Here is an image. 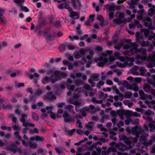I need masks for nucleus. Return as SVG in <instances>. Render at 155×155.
I'll return each mask as SVG.
<instances>
[{"mask_svg": "<svg viewBox=\"0 0 155 155\" xmlns=\"http://www.w3.org/2000/svg\"><path fill=\"white\" fill-rule=\"evenodd\" d=\"M19 131H15L14 133V135L19 140L21 141L22 144L25 147H26L29 146L30 148L32 149H36L38 147V145L36 143H32V142L28 143L25 140H22V137L19 135Z\"/></svg>", "mask_w": 155, "mask_h": 155, "instance_id": "1", "label": "nucleus"}, {"mask_svg": "<svg viewBox=\"0 0 155 155\" xmlns=\"http://www.w3.org/2000/svg\"><path fill=\"white\" fill-rule=\"evenodd\" d=\"M139 137V136H136L134 138L127 137L124 134L119 136L120 139L121 140H124V143L128 145L137 143L138 141Z\"/></svg>", "mask_w": 155, "mask_h": 155, "instance_id": "2", "label": "nucleus"}, {"mask_svg": "<svg viewBox=\"0 0 155 155\" xmlns=\"http://www.w3.org/2000/svg\"><path fill=\"white\" fill-rule=\"evenodd\" d=\"M108 58L106 57L100 56L99 58L95 59V61L97 62V65L100 67H103L105 64L108 62Z\"/></svg>", "mask_w": 155, "mask_h": 155, "instance_id": "3", "label": "nucleus"}, {"mask_svg": "<svg viewBox=\"0 0 155 155\" xmlns=\"http://www.w3.org/2000/svg\"><path fill=\"white\" fill-rule=\"evenodd\" d=\"M64 122L66 123H69L73 122L74 119L70 116L69 114L66 111L64 112L63 115Z\"/></svg>", "mask_w": 155, "mask_h": 155, "instance_id": "4", "label": "nucleus"}, {"mask_svg": "<svg viewBox=\"0 0 155 155\" xmlns=\"http://www.w3.org/2000/svg\"><path fill=\"white\" fill-rule=\"evenodd\" d=\"M140 129V127L138 125H136L135 127H132V130L131 134L133 135H135L136 136H139L140 134V132L139 131Z\"/></svg>", "mask_w": 155, "mask_h": 155, "instance_id": "5", "label": "nucleus"}, {"mask_svg": "<svg viewBox=\"0 0 155 155\" xmlns=\"http://www.w3.org/2000/svg\"><path fill=\"white\" fill-rule=\"evenodd\" d=\"M137 26V28H141L142 27V25L140 23V22L138 21L135 20L134 23L129 24V27L130 28L132 29L134 28Z\"/></svg>", "mask_w": 155, "mask_h": 155, "instance_id": "6", "label": "nucleus"}, {"mask_svg": "<svg viewBox=\"0 0 155 155\" xmlns=\"http://www.w3.org/2000/svg\"><path fill=\"white\" fill-rule=\"evenodd\" d=\"M117 114L120 115H125L130 116L132 115V113L130 112V111L126 110L124 111V110H119L117 111Z\"/></svg>", "mask_w": 155, "mask_h": 155, "instance_id": "7", "label": "nucleus"}, {"mask_svg": "<svg viewBox=\"0 0 155 155\" xmlns=\"http://www.w3.org/2000/svg\"><path fill=\"white\" fill-rule=\"evenodd\" d=\"M116 147L117 148L118 150L121 151H124L127 149L126 146L123 143H119L116 145Z\"/></svg>", "mask_w": 155, "mask_h": 155, "instance_id": "8", "label": "nucleus"}, {"mask_svg": "<svg viewBox=\"0 0 155 155\" xmlns=\"http://www.w3.org/2000/svg\"><path fill=\"white\" fill-rule=\"evenodd\" d=\"M46 99L49 101H51L52 100H55L56 99L55 95L53 94L52 91H50L47 94L46 97Z\"/></svg>", "mask_w": 155, "mask_h": 155, "instance_id": "9", "label": "nucleus"}, {"mask_svg": "<svg viewBox=\"0 0 155 155\" xmlns=\"http://www.w3.org/2000/svg\"><path fill=\"white\" fill-rule=\"evenodd\" d=\"M16 147H17L16 145L14 144H13L10 146L7 147L6 148V150L10 152H12L14 153H15L17 152Z\"/></svg>", "mask_w": 155, "mask_h": 155, "instance_id": "10", "label": "nucleus"}, {"mask_svg": "<svg viewBox=\"0 0 155 155\" xmlns=\"http://www.w3.org/2000/svg\"><path fill=\"white\" fill-rule=\"evenodd\" d=\"M85 111L89 112L90 109L87 107H84L80 110V112L81 113L82 116L84 117H85L87 114Z\"/></svg>", "mask_w": 155, "mask_h": 155, "instance_id": "11", "label": "nucleus"}, {"mask_svg": "<svg viewBox=\"0 0 155 155\" xmlns=\"http://www.w3.org/2000/svg\"><path fill=\"white\" fill-rule=\"evenodd\" d=\"M113 21L117 24H121L122 23L125 24L127 22V19H124L123 20H122L120 19H114Z\"/></svg>", "mask_w": 155, "mask_h": 155, "instance_id": "12", "label": "nucleus"}, {"mask_svg": "<svg viewBox=\"0 0 155 155\" xmlns=\"http://www.w3.org/2000/svg\"><path fill=\"white\" fill-rule=\"evenodd\" d=\"M44 36L50 40L54 39V37L51 34L50 32H44Z\"/></svg>", "mask_w": 155, "mask_h": 155, "instance_id": "13", "label": "nucleus"}, {"mask_svg": "<svg viewBox=\"0 0 155 155\" xmlns=\"http://www.w3.org/2000/svg\"><path fill=\"white\" fill-rule=\"evenodd\" d=\"M49 22L50 24H53L54 26L57 28H59V27H61V24L60 21L59 20L53 21L52 20H50Z\"/></svg>", "mask_w": 155, "mask_h": 155, "instance_id": "14", "label": "nucleus"}, {"mask_svg": "<svg viewBox=\"0 0 155 155\" xmlns=\"http://www.w3.org/2000/svg\"><path fill=\"white\" fill-rule=\"evenodd\" d=\"M69 16L71 18L74 20H75L79 18V15H78L77 12L72 11L71 12Z\"/></svg>", "mask_w": 155, "mask_h": 155, "instance_id": "15", "label": "nucleus"}, {"mask_svg": "<svg viewBox=\"0 0 155 155\" xmlns=\"http://www.w3.org/2000/svg\"><path fill=\"white\" fill-rule=\"evenodd\" d=\"M143 88L145 91L148 93H151V86L148 84H144L143 86Z\"/></svg>", "mask_w": 155, "mask_h": 155, "instance_id": "16", "label": "nucleus"}, {"mask_svg": "<svg viewBox=\"0 0 155 155\" xmlns=\"http://www.w3.org/2000/svg\"><path fill=\"white\" fill-rule=\"evenodd\" d=\"M50 81L52 83H54L58 81L59 79L57 77L55 76L54 75H52L50 76Z\"/></svg>", "mask_w": 155, "mask_h": 155, "instance_id": "17", "label": "nucleus"}, {"mask_svg": "<svg viewBox=\"0 0 155 155\" xmlns=\"http://www.w3.org/2000/svg\"><path fill=\"white\" fill-rule=\"evenodd\" d=\"M46 23L44 20L41 21L39 23L38 26L36 27V28L35 29L34 31H36V29L37 30L38 28V29H40L43 27V26H45L46 25Z\"/></svg>", "mask_w": 155, "mask_h": 155, "instance_id": "18", "label": "nucleus"}, {"mask_svg": "<svg viewBox=\"0 0 155 155\" xmlns=\"http://www.w3.org/2000/svg\"><path fill=\"white\" fill-rule=\"evenodd\" d=\"M5 9L0 8V21L2 23H5V21L2 18L3 14L5 12Z\"/></svg>", "mask_w": 155, "mask_h": 155, "instance_id": "19", "label": "nucleus"}, {"mask_svg": "<svg viewBox=\"0 0 155 155\" xmlns=\"http://www.w3.org/2000/svg\"><path fill=\"white\" fill-rule=\"evenodd\" d=\"M73 8L75 9L77 8V6L76 4L79 5L80 2L79 0H71Z\"/></svg>", "mask_w": 155, "mask_h": 155, "instance_id": "20", "label": "nucleus"}, {"mask_svg": "<svg viewBox=\"0 0 155 155\" xmlns=\"http://www.w3.org/2000/svg\"><path fill=\"white\" fill-rule=\"evenodd\" d=\"M20 121L21 122H24L25 121V119L28 117V115L26 114H22L20 116Z\"/></svg>", "mask_w": 155, "mask_h": 155, "instance_id": "21", "label": "nucleus"}, {"mask_svg": "<svg viewBox=\"0 0 155 155\" xmlns=\"http://www.w3.org/2000/svg\"><path fill=\"white\" fill-rule=\"evenodd\" d=\"M99 75L98 74L94 73L92 74L90 76V78L92 79L93 81H97L99 80Z\"/></svg>", "mask_w": 155, "mask_h": 155, "instance_id": "22", "label": "nucleus"}, {"mask_svg": "<svg viewBox=\"0 0 155 155\" xmlns=\"http://www.w3.org/2000/svg\"><path fill=\"white\" fill-rule=\"evenodd\" d=\"M76 130L75 129H73L71 130H65L64 132L67 134H68L70 136H71L73 135V134L75 131Z\"/></svg>", "mask_w": 155, "mask_h": 155, "instance_id": "23", "label": "nucleus"}, {"mask_svg": "<svg viewBox=\"0 0 155 155\" xmlns=\"http://www.w3.org/2000/svg\"><path fill=\"white\" fill-rule=\"evenodd\" d=\"M22 123H23L22 126L25 127H26L28 126H29L31 127H35V125L33 124L27 122H25V121L24 122Z\"/></svg>", "mask_w": 155, "mask_h": 155, "instance_id": "24", "label": "nucleus"}, {"mask_svg": "<svg viewBox=\"0 0 155 155\" xmlns=\"http://www.w3.org/2000/svg\"><path fill=\"white\" fill-rule=\"evenodd\" d=\"M131 46L133 49L139 52L140 51V49L137 48L138 45L137 44L135 43H132L131 45Z\"/></svg>", "mask_w": 155, "mask_h": 155, "instance_id": "25", "label": "nucleus"}, {"mask_svg": "<svg viewBox=\"0 0 155 155\" xmlns=\"http://www.w3.org/2000/svg\"><path fill=\"white\" fill-rule=\"evenodd\" d=\"M43 93L42 90L40 89H38L34 93V94L36 96L38 97L42 94Z\"/></svg>", "mask_w": 155, "mask_h": 155, "instance_id": "26", "label": "nucleus"}, {"mask_svg": "<svg viewBox=\"0 0 155 155\" xmlns=\"http://www.w3.org/2000/svg\"><path fill=\"white\" fill-rule=\"evenodd\" d=\"M2 107L5 110H9L12 108V105L10 104H2Z\"/></svg>", "mask_w": 155, "mask_h": 155, "instance_id": "27", "label": "nucleus"}, {"mask_svg": "<svg viewBox=\"0 0 155 155\" xmlns=\"http://www.w3.org/2000/svg\"><path fill=\"white\" fill-rule=\"evenodd\" d=\"M32 119L36 121L38 120L39 119V117L38 115L35 112L32 113Z\"/></svg>", "mask_w": 155, "mask_h": 155, "instance_id": "28", "label": "nucleus"}, {"mask_svg": "<svg viewBox=\"0 0 155 155\" xmlns=\"http://www.w3.org/2000/svg\"><path fill=\"white\" fill-rule=\"evenodd\" d=\"M50 81L49 78L48 76H46L44 77L43 79L42 82L43 84H45L46 83H49Z\"/></svg>", "mask_w": 155, "mask_h": 155, "instance_id": "29", "label": "nucleus"}, {"mask_svg": "<svg viewBox=\"0 0 155 155\" xmlns=\"http://www.w3.org/2000/svg\"><path fill=\"white\" fill-rule=\"evenodd\" d=\"M20 10L21 12L25 11L26 12H29V9L26 6L21 5L20 6Z\"/></svg>", "mask_w": 155, "mask_h": 155, "instance_id": "30", "label": "nucleus"}, {"mask_svg": "<svg viewBox=\"0 0 155 155\" xmlns=\"http://www.w3.org/2000/svg\"><path fill=\"white\" fill-rule=\"evenodd\" d=\"M140 72L141 75L144 76L147 71L144 67H141L140 69Z\"/></svg>", "mask_w": 155, "mask_h": 155, "instance_id": "31", "label": "nucleus"}, {"mask_svg": "<svg viewBox=\"0 0 155 155\" xmlns=\"http://www.w3.org/2000/svg\"><path fill=\"white\" fill-rule=\"evenodd\" d=\"M132 95V93L130 91H127L125 93L124 97L125 98H130Z\"/></svg>", "mask_w": 155, "mask_h": 155, "instance_id": "32", "label": "nucleus"}, {"mask_svg": "<svg viewBox=\"0 0 155 155\" xmlns=\"http://www.w3.org/2000/svg\"><path fill=\"white\" fill-rule=\"evenodd\" d=\"M34 76L36 77H38L39 76V75L37 73H34V75L32 74H31L29 75V78L31 80L33 78Z\"/></svg>", "mask_w": 155, "mask_h": 155, "instance_id": "33", "label": "nucleus"}, {"mask_svg": "<svg viewBox=\"0 0 155 155\" xmlns=\"http://www.w3.org/2000/svg\"><path fill=\"white\" fill-rule=\"evenodd\" d=\"M147 66L149 68H152L153 67H155V62L151 61L147 65Z\"/></svg>", "mask_w": 155, "mask_h": 155, "instance_id": "34", "label": "nucleus"}, {"mask_svg": "<svg viewBox=\"0 0 155 155\" xmlns=\"http://www.w3.org/2000/svg\"><path fill=\"white\" fill-rule=\"evenodd\" d=\"M69 86H70V85L69 84L66 85V87L69 91H73L75 88V86L74 85H71L69 87H68Z\"/></svg>", "mask_w": 155, "mask_h": 155, "instance_id": "35", "label": "nucleus"}, {"mask_svg": "<svg viewBox=\"0 0 155 155\" xmlns=\"http://www.w3.org/2000/svg\"><path fill=\"white\" fill-rule=\"evenodd\" d=\"M66 47H67V45L63 44L60 45L59 49L60 51H64Z\"/></svg>", "mask_w": 155, "mask_h": 155, "instance_id": "36", "label": "nucleus"}, {"mask_svg": "<svg viewBox=\"0 0 155 155\" xmlns=\"http://www.w3.org/2000/svg\"><path fill=\"white\" fill-rule=\"evenodd\" d=\"M143 118L148 122H152V118L150 116H143Z\"/></svg>", "mask_w": 155, "mask_h": 155, "instance_id": "37", "label": "nucleus"}, {"mask_svg": "<svg viewBox=\"0 0 155 155\" xmlns=\"http://www.w3.org/2000/svg\"><path fill=\"white\" fill-rule=\"evenodd\" d=\"M15 113L18 115L19 116L20 115L21 111L19 109V105H18L16 106V108L15 110Z\"/></svg>", "mask_w": 155, "mask_h": 155, "instance_id": "38", "label": "nucleus"}, {"mask_svg": "<svg viewBox=\"0 0 155 155\" xmlns=\"http://www.w3.org/2000/svg\"><path fill=\"white\" fill-rule=\"evenodd\" d=\"M104 84V82L102 81H99L98 84L96 85V87L98 89H100L101 88V86L103 85Z\"/></svg>", "mask_w": 155, "mask_h": 155, "instance_id": "39", "label": "nucleus"}, {"mask_svg": "<svg viewBox=\"0 0 155 155\" xmlns=\"http://www.w3.org/2000/svg\"><path fill=\"white\" fill-rule=\"evenodd\" d=\"M14 114H10V117L12 118V121L15 123H16L17 118L14 117Z\"/></svg>", "mask_w": 155, "mask_h": 155, "instance_id": "40", "label": "nucleus"}, {"mask_svg": "<svg viewBox=\"0 0 155 155\" xmlns=\"http://www.w3.org/2000/svg\"><path fill=\"white\" fill-rule=\"evenodd\" d=\"M12 128L14 130H18L17 131H18L19 132V131L21 129V127L19 126L16 125H14L12 126Z\"/></svg>", "mask_w": 155, "mask_h": 155, "instance_id": "41", "label": "nucleus"}, {"mask_svg": "<svg viewBox=\"0 0 155 155\" xmlns=\"http://www.w3.org/2000/svg\"><path fill=\"white\" fill-rule=\"evenodd\" d=\"M35 95H31L29 96V100L31 101L35 102L36 98Z\"/></svg>", "mask_w": 155, "mask_h": 155, "instance_id": "42", "label": "nucleus"}, {"mask_svg": "<svg viewBox=\"0 0 155 155\" xmlns=\"http://www.w3.org/2000/svg\"><path fill=\"white\" fill-rule=\"evenodd\" d=\"M39 132L38 129L36 128H34L33 130H30V133L32 134L34 133H38Z\"/></svg>", "mask_w": 155, "mask_h": 155, "instance_id": "43", "label": "nucleus"}, {"mask_svg": "<svg viewBox=\"0 0 155 155\" xmlns=\"http://www.w3.org/2000/svg\"><path fill=\"white\" fill-rule=\"evenodd\" d=\"M35 140L37 141H39L40 142H43L44 141V139L43 137L37 135L36 136Z\"/></svg>", "mask_w": 155, "mask_h": 155, "instance_id": "44", "label": "nucleus"}, {"mask_svg": "<svg viewBox=\"0 0 155 155\" xmlns=\"http://www.w3.org/2000/svg\"><path fill=\"white\" fill-rule=\"evenodd\" d=\"M149 60L150 61L155 62V54L150 56L149 58Z\"/></svg>", "mask_w": 155, "mask_h": 155, "instance_id": "45", "label": "nucleus"}, {"mask_svg": "<svg viewBox=\"0 0 155 155\" xmlns=\"http://www.w3.org/2000/svg\"><path fill=\"white\" fill-rule=\"evenodd\" d=\"M126 60L130 61L131 62H134L135 61V59L133 58H130L127 56H126Z\"/></svg>", "mask_w": 155, "mask_h": 155, "instance_id": "46", "label": "nucleus"}, {"mask_svg": "<svg viewBox=\"0 0 155 155\" xmlns=\"http://www.w3.org/2000/svg\"><path fill=\"white\" fill-rule=\"evenodd\" d=\"M137 18L139 20H141L143 18V14H138L137 15Z\"/></svg>", "mask_w": 155, "mask_h": 155, "instance_id": "47", "label": "nucleus"}, {"mask_svg": "<svg viewBox=\"0 0 155 155\" xmlns=\"http://www.w3.org/2000/svg\"><path fill=\"white\" fill-rule=\"evenodd\" d=\"M109 10L110 11H114L115 10V6L114 4L110 5L109 8Z\"/></svg>", "mask_w": 155, "mask_h": 155, "instance_id": "48", "label": "nucleus"}, {"mask_svg": "<svg viewBox=\"0 0 155 155\" xmlns=\"http://www.w3.org/2000/svg\"><path fill=\"white\" fill-rule=\"evenodd\" d=\"M148 125H149V128L150 129V131L152 132V130H153V129H152V128H153L154 126L155 125L154 124V123L153 122H151Z\"/></svg>", "mask_w": 155, "mask_h": 155, "instance_id": "49", "label": "nucleus"}, {"mask_svg": "<svg viewBox=\"0 0 155 155\" xmlns=\"http://www.w3.org/2000/svg\"><path fill=\"white\" fill-rule=\"evenodd\" d=\"M114 106L116 107H118L119 106H121L122 105V103L120 102H114Z\"/></svg>", "mask_w": 155, "mask_h": 155, "instance_id": "50", "label": "nucleus"}, {"mask_svg": "<svg viewBox=\"0 0 155 155\" xmlns=\"http://www.w3.org/2000/svg\"><path fill=\"white\" fill-rule=\"evenodd\" d=\"M149 43L148 41L146 42L145 41L143 40L141 43V45L143 47H145L146 46L148 45V43Z\"/></svg>", "mask_w": 155, "mask_h": 155, "instance_id": "51", "label": "nucleus"}, {"mask_svg": "<svg viewBox=\"0 0 155 155\" xmlns=\"http://www.w3.org/2000/svg\"><path fill=\"white\" fill-rule=\"evenodd\" d=\"M15 85L17 86L18 88L21 87H23L24 86V83H19L18 84L17 82H15Z\"/></svg>", "mask_w": 155, "mask_h": 155, "instance_id": "52", "label": "nucleus"}, {"mask_svg": "<svg viewBox=\"0 0 155 155\" xmlns=\"http://www.w3.org/2000/svg\"><path fill=\"white\" fill-rule=\"evenodd\" d=\"M148 94H144L142 95L141 97H140V99L142 100H145L147 99V96Z\"/></svg>", "mask_w": 155, "mask_h": 155, "instance_id": "53", "label": "nucleus"}, {"mask_svg": "<svg viewBox=\"0 0 155 155\" xmlns=\"http://www.w3.org/2000/svg\"><path fill=\"white\" fill-rule=\"evenodd\" d=\"M83 87L84 89L86 90H88L90 91H91L92 90L91 87L90 85L87 84H85L83 86Z\"/></svg>", "mask_w": 155, "mask_h": 155, "instance_id": "54", "label": "nucleus"}, {"mask_svg": "<svg viewBox=\"0 0 155 155\" xmlns=\"http://www.w3.org/2000/svg\"><path fill=\"white\" fill-rule=\"evenodd\" d=\"M74 107V106L71 105L69 104L66 106V108L69 111L71 110Z\"/></svg>", "mask_w": 155, "mask_h": 155, "instance_id": "55", "label": "nucleus"}, {"mask_svg": "<svg viewBox=\"0 0 155 155\" xmlns=\"http://www.w3.org/2000/svg\"><path fill=\"white\" fill-rule=\"evenodd\" d=\"M81 57V55L78 52L75 53L74 58L76 59H79Z\"/></svg>", "mask_w": 155, "mask_h": 155, "instance_id": "56", "label": "nucleus"}, {"mask_svg": "<svg viewBox=\"0 0 155 155\" xmlns=\"http://www.w3.org/2000/svg\"><path fill=\"white\" fill-rule=\"evenodd\" d=\"M132 120L131 118L127 119L125 120L124 122L126 125H128L130 124V122H131Z\"/></svg>", "mask_w": 155, "mask_h": 155, "instance_id": "57", "label": "nucleus"}, {"mask_svg": "<svg viewBox=\"0 0 155 155\" xmlns=\"http://www.w3.org/2000/svg\"><path fill=\"white\" fill-rule=\"evenodd\" d=\"M97 19L99 21L104 20L103 16L101 15H98L97 17Z\"/></svg>", "mask_w": 155, "mask_h": 155, "instance_id": "58", "label": "nucleus"}, {"mask_svg": "<svg viewBox=\"0 0 155 155\" xmlns=\"http://www.w3.org/2000/svg\"><path fill=\"white\" fill-rule=\"evenodd\" d=\"M37 31L38 33L37 36H41L43 34H44V32L40 30V29H38V28H37V30L36 29V31Z\"/></svg>", "mask_w": 155, "mask_h": 155, "instance_id": "59", "label": "nucleus"}, {"mask_svg": "<svg viewBox=\"0 0 155 155\" xmlns=\"http://www.w3.org/2000/svg\"><path fill=\"white\" fill-rule=\"evenodd\" d=\"M130 112L132 113V115H131L130 116H129L130 117H131L132 116L138 117L140 115L137 112H132L131 111H130Z\"/></svg>", "mask_w": 155, "mask_h": 155, "instance_id": "60", "label": "nucleus"}, {"mask_svg": "<svg viewBox=\"0 0 155 155\" xmlns=\"http://www.w3.org/2000/svg\"><path fill=\"white\" fill-rule=\"evenodd\" d=\"M63 84H60V88L61 89H64L66 87L65 85H66L67 84H66V82L65 81H64L63 82Z\"/></svg>", "mask_w": 155, "mask_h": 155, "instance_id": "61", "label": "nucleus"}, {"mask_svg": "<svg viewBox=\"0 0 155 155\" xmlns=\"http://www.w3.org/2000/svg\"><path fill=\"white\" fill-rule=\"evenodd\" d=\"M143 21L151 22V19L150 17H148L146 18H144L143 20Z\"/></svg>", "mask_w": 155, "mask_h": 155, "instance_id": "62", "label": "nucleus"}, {"mask_svg": "<svg viewBox=\"0 0 155 155\" xmlns=\"http://www.w3.org/2000/svg\"><path fill=\"white\" fill-rule=\"evenodd\" d=\"M26 92L30 93L31 94H32L33 93L32 89L31 87H28L27 89Z\"/></svg>", "mask_w": 155, "mask_h": 155, "instance_id": "63", "label": "nucleus"}, {"mask_svg": "<svg viewBox=\"0 0 155 155\" xmlns=\"http://www.w3.org/2000/svg\"><path fill=\"white\" fill-rule=\"evenodd\" d=\"M55 149L56 153L59 155H60L62 153V151L58 147H55Z\"/></svg>", "mask_w": 155, "mask_h": 155, "instance_id": "64", "label": "nucleus"}]
</instances>
